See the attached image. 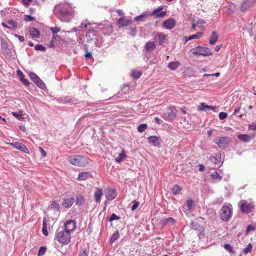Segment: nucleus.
Here are the masks:
<instances>
[{
  "instance_id": "obj_1",
  "label": "nucleus",
  "mask_w": 256,
  "mask_h": 256,
  "mask_svg": "<svg viewBox=\"0 0 256 256\" xmlns=\"http://www.w3.org/2000/svg\"><path fill=\"white\" fill-rule=\"evenodd\" d=\"M56 8L58 12V17L62 21L68 22L74 15V12L68 5H59Z\"/></svg>"
},
{
  "instance_id": "obj_2",
  "label": "nucleus",
  "mask_w": 256,
  "mask_h": 256,
  "mask_svg": "<svg viewBox=\"0 0 256 256\" xmlns=\"http://www.w3.org/2000/svg\"><path fill=\"white\" fill-rule=\"evenodd\" d=\"M68 160L71 164L78 166H85L88 163L86 158L78 155L70 156Z\"/></svg>"
},
{
  "instance_id": "obj_3",
  "label": "nucleus",
  "mask_w": 256,
  "mask_h": 256,
  "mask_svg": "<svg viewBox=\"0 0 256 256\" xmlns=\"http://www.w3.org/2000/svg\"><path fill=\"white\" fill-rule=\"evenodd\" d=\"M194 56H209L212 54L210 50L208 48L201 46H198L191 49L190 51Z\"/></svg>"
},
{
  "instance_id": "obj_4",
  "label": "nucleus",
  "mask_w": 256,
  "mask_h": 256,
  "mask_svg": "<svg viewBox=\"0 0 256 256\" xmlns=\"http://www.w3.org/2000/svg\"><path fill=\"white\" fill-rule=\"evenodd\" d=\"M56 236L57 240L64 244H68L70 240V234L66 230L57 232Z\"/></svg>"
},
{
  "instance_id": "obj_5",
  "label": "nucleus",
  "mask_w": 256,
  "mask_h": 256,
  "mask_svg": "<svg viewBox=\"0 0 256 256\" xmlns=\"http://www.w3.org/2000/svg\"><path fill=\"white\" fill-rule=\"evenodd\" d=\"M177 110L172 107L168 108L163 114V118L166 121L174 120L176 116Z\"/></svg>"
},
{
  "instance_id": "obj_6",
  "label": "nucleus",
  "mask_w": 256,
  "mask_h": 256,
  "mask_svg": "<svg viewBox=\"0 0 256 256\" xmlns=\"http://www.w3.org/2000/svg\"><path fill=\"white\" fill-rule=\"evenodd\" d=\"M220 218L223 221H227L232 214V210L228 206H223L220 210Z\"/></svg>"
},
{
  "instance_id": "obj_7",
  "label": "nucleus",
  "mask_w": 256,
  "mask_h": 256,
  "mask_svg": "<svg viewBox=\"0 0 256 256\" xmlns=\"http://www.w3.org/2000/svg\"><path fill=\"white\" fill-rule=\"evenodd\" d=\"M240 203V210L242 212L248 213L254 208V205L252 203L248 202L245 200H242Z\"/></svg>"
},
{
  "instance_id": "obj_8",
  "label": "nucleus",
  "mask_w": 256,
  "mask_h": 256,
  "mask_svg": "<svg viewBox=\"0 0 256 256\" xmlns=\"http://www.w3.org/2000/svg\"><path fill=\"white\" fill-rule=\"evenodd\" d=\"M76 228V222L74 220H69L64 224V230L70 234Z\"/></svg>"
},
{
  "instance_id": "obj_9",
  "label": "nucleus",
  "mask_w": 256,
  "mask_h": 256,
  "mask_svg": "<svg viewBox=\"0 0 256 256\" xmlns=\"http://www.w3.org/2000/svg\"><path fill=\"white\" fill-rule=\"evenodd\" d=\"M10 145L14 147L17 150L22 151L26 154L29 153V150L28 148L22 143L20 142H12Z\"/></svg>"
},
{
  "instance_id": "obj_10",
  "label": "nucleus",
  "mask_w": 256,
  "mask_h": 256,
  "mask_svg": "<svg viewBox=\"0 0 256 256\" xmlns=\"http://www.w3.org/2000/svg\"><path fill=\"white\" fill-rule=\"evenodd\" d=\"M148 142L154 146L160 147L161 146V140L160 137L156 136H150L148 138Z\"/></svg>"
},
{
  "instance_id": "obj_11",
  "label": "nucleus",
  "mask_w": 256,
  "mask_h": 256,
  "mask_svg": "<svg viewBox=\"0 0 256 256\" xmlns=\"http://www.w3.org/2000/svg\"><path fill=\"white\" fill-rule=\"evenodd\" d=\"M176 21L172 18H168L163 22V26L166 29L171 30L174 27Z\"/></svg>"
},
{
  "instance_id": "obj_12",
  "label": "nucleus",
  "mask_w": 256,
  "mask_h": 256,
  "mask_svg": "<svg viewBox=\"0 0 256 256\" xmlns=\"http://www.w3.org/2000/svg\"><path fill=\"white\" fill-rule=\"evenodd\" d=\"M74 202V198H62V205L66 208H69L72 206Z\"/></svg>"
},
{
  "instance_id": "obj_13",
  "label": "nucleus",
  "mask_w": 256,
  "mask_h": 256,
  "mask_svg": "<svg viewBox=\"0 0 256 256\" xmlns=\"http://www.w3.org/2000/svg\"><path fill=\"white\" fill-rule=\"evenodd\" d=\"M198 110L202 111H207L208 110L214 111L216 109V106L206 105L204 103H201L198 106Z\"/></svg>"
},
{
  "instance_id": "obj_14",
  "label": "nucleus",
  "mask_w": 256,
  "mask_h": 256,
  "mask_svg": "<svg viewBox=\"0 0 256 256\" xmlns=\"http://www.w3.org/2000/svg\"><path fill=\"white\" fill-rule=\"evenodd\" d=\"M92 178V175L89 172H82L78 174V180H85Z\"/></svg>"
},
{
  "instance_id": "obj_15",
  "label": "nucleus",
  "mask_w": 256,
  "mask_h": 256,
  "mask_svg": "<svg viewBox=\"0 0 256 256\" xmlns=\"http://www.w3.org/2000/svg\"><path fill=\"white\" fill-rule=\"evenodd\" d=\"M166 38V36L162 32L158 33L154 37L155 40L158 42L160 45L163 44L165 42Z\"/></svg>"
},
{
  "instance_id": "obj_16",
  "label": "nucleus",
  "mask_w": 256,
  "mask_h": 256,
  "mask_svg": "<svg viewBox=\"0 0 256 256\" xmlns=\"http://www.w3.org/2000/svg\"><path fill=\"white\" fill-rule=\"evenodd\" d=\"M150 16V12H145L140 15L135 17L134 20L136 22H144L146 21V18Z\"/></svg>"
},
{
  "instance_id": "obj_17",
  "label": "nucleus",
  "mask_w": 256,
  "mask_h": 256,
  "mask_svg": "<svg viewBox=\"0 0 256 256\" xmlns=\"http://www.w3.org/2000/svg\"><path fill=\"white\" fill-rule=\"evenodd\" d=\"M117 196L116 191L114 189H108L106 194V197L110 200H114Z\"/></svg>"
},
{
  "instance_id": "obj_18",
  "label": "nucleus",
  "mask_w": 256,
  "mask_h": 256,
  "mask_svg": "<svg viewBox=\"0 0 256 256\" xmlns=\"http://www.w3.org/2000/svg\"><path fill=\"white\" fill-rule=\"evenodd\" d=\"M194 206V201L192 199H188L186 202V205L182 207L183 210L186 212L190 211Z\"/></svg>"
},
{
  "instance_id": "obj_19",
  "label": "nucleus",
  "mask_w": 256,
  "mask_h": 256,
  "mask_svg": "<svg viewBox=\"0 0 256 256\" xmlns=\"http://www.w3.org/2000/svg\"><path fill=\"white\" fill-rule=\"evenodd\" d=\"M150 16H156V18H163L166 15V12L164 11L160 12L158 9H154L151 13L150 12Z\"/></svg>"
},
{
  "instance_id": "obj_20",
  "label": "nucleus",
  "mask_w": 256,
  "mask_h": 256,
  "mask_svg": "<svg viewBox=\"0 0 256 256\" xmlns=\"http://www.w3.org/2000/svg\"><path fill=\"white\" fill-rule=\"evenodd\" d=\"M251 5V2L250 0H244L241 4L240 10L242 12H245L250 8Z\"/></svg>"
},
{
  "instance_id": "obj_21",
  "label": "nucleus",
  "mask_w": 256,
  "mask_h": 256,
  "mask_svg": "<svg viewBox=\"0 0 256 256\" xmlns=\"http://www.w3.org/2000/svg\"><path fill=\"white\" fill-rule=\"evenodd\" d=\"M218 38V35L216 31H213L210 38V44L212 45L215 44Z\"/></svg>"
},
{
  "instance_id": "obj_22",
  "label": "nucleus",
  "mask_w": 256,
  "mask_h": 256,
  "mask_svg": "<svg viewBox=\"0 0 256 256\" xmlns=\"http://www.w3.org/2000/svg\"><path fill=\"white\" fill-rule=\"evenodd\" d=\"M156 44L154 42H147L144 46L145 49L148 52L154 50L156 48Z\"/></svg>"
},
{
  "instance_id": "obj_23",
  "label": "nucleus",
  "mask_w": 256,
  "mask_h": 256,
  "mask_svg": "<svg viewBox=\"0 0 256 256\" xmlns=\"http://www.w3.org/2000/svg\"><path fill=\"white\" fill-rule=\"evenodd\" d=\"M210 176L212 178L213 182H220L222 179V176L216 171L212 173Z\"/></svg>"
},
{
  "instance_id": "obj_24",
  "label": "nucleus",
  "mask_w": 256,
  "mask_h": 256,
  "mask_svg": "<svg viewBox=\"0 0 256 256\" xmlns=\"http://www.w3.org/2000/svg\"><path fill=\"white\" fill-rule=\"evenodd\" d=\"M238 138L244 142H248L253 138V136L246 134H240L238 135Z\"/></svg>"
},
{
  "instance_id": "obj_25",
  "label": "nucleus",
  "mask_w": 256,
  "mask_h": 256,
  "mask_svg": "<svg viewBox=\"0 0 256 256\" xmlns=\"http://www.w3.org/2000/svg\"><path fill=\"white\" fill-rule=\"evenodd\" d=\"M118 22L122 26H126L132 23V20H126L124 18H120L118 20Z\"/></svg>"
},
{
  "instance_id": "obj_26",
  "label": "nucleus",
  "mask_w": 256,
  "mask_h": 256,
  "mask_svg": "<svg viewBox=\"0 0 256 256\" xmlns=\"http://www.w3.org/2000/svg\"><path fill=\"white\" fill-rule=\"evenodd\" d=\"M30 35L35 38H38L40 37V33L38 30L34 27H32L30 28Z\"/></svg>"
},
{
  "instance_id": "obj_27",
  "label": "nucleus",
  "mask_w": 256,
  "mask_h": 256,
  "mask_svg": "<svg viewBox=\"0 0 256 256\" xmlns=\"http://www.w3.org/2000/svg\"><path fill=\"white\" fill-rule=\"evenodd\" d=\"M180 65V62L178 61L172 62L168 64V68L172 70H176Z\"/></svg>"
},
{
  "instance_id": "obj_28",
  "label": "nucleus",
  "mask_w": 256,
  "mask_h": 256,
  "mask_svg": "<svg viewBox=\"0 0 256 256\" xmlns=\"http://www.w3.org/2000/svg\"><path fill=\"white\" fill-rule=\"evenodd\" d=\"M102 196V190L98 189L94 192L95 200L96 202H100L101 200V197Z\"/></svg>"
},
{
  "instance_id": "obj_29",
  "label": "nucleus",
  "mask_w": 256,
  "mask_h": 256,
  "mask_svg": "<svg viewBox=\"0 0 256 256\" xmlns=\"http://www.w3.org/2000/svg\"><path fill=\"white\" fill-rule=\"evenodd\" d=\"M60 40V37L57 34H53L52 38L50 42V48H54L56 42H58Z\"/></svg>"
},
{
  "instance_id": "obj_30",
  "label": "nucleus",
  "mask_w": 256,
  "mask_h": 256,
  "mask_svg": "<svg viewBox=\"0 0 256 256\" xmlns=\"http://www.w3.org/2000/svg\"><path fill=\"white\" fill-rule=\"evenodd\" d=\"M169 222L175 223L176 220L172 218H163L160 220V224L163 226L166 225Z\"/></svg>"
},
{
  "instance_id": "obj_31",
  "label": "nucleus",
  "mask_w": 256,
  "mask_h": 256,
  "mask_svg": "<svg viewBox=\"0 0 256 256\" xmlns=\"http://www.w3.org/2000/svg\"><path fill=\"white\" fill-rule=\"evenodd\" d=\"M85 202V200L82 195H78L76 198V204L78 205H82Z\"/></svg>"
},
{
  "instance_id": "obj_32",
  "label": "nucleus",
  "mask_w": 256,
  "mask_h": 256,
  "mask_svg": "<svg viewBox=\"0 0 256 256\" xmlns=\"http://www.w3.org/2000/svg\"><path fill=\"white\" fill-rule=\"evenodd\" d=\"M126 154L124 150H122V152L116 158V161L117 162H120L122 161L126 158Z\"/></svg>"
},
{
  "instance_id": "obj_33",
  "label": "nucleus",
  "mask_w": 256,
  "mask_h": 256,
  "mask_svg": "<svg viewBox=\"0 0 256 256\" xmlns=\"http://www.w3.org/2000/svg\"><path fill=\"white\" fill-rule=\"evenodd\" d=\"M172 192L174 194H178L182 190V188L178 184H174L172 188Z\"/></svg>"
},
{
  "instance_id": "obj_34",
  "label": "nucleus",
  "mask_w": 256,
  "mask_h": 256,
  "mask_svg": "<svg viewBox=\"0 0 256 256\" xmlns=\"http://www.w3.org/2000/svg\"><path fill=\"white\" fill-rule=\"evenodd\" d=\"M132 76L134 78H138L142 76V72L138 70H133L132 71Z\"/></svg>"
},
{
  "instance_id": "obj_35",
  "label": "nucleus",
  "mask_w": 256,
  "mask_h": 256,
  "mask_svg": "<svg viewBox=\"0 0 256 256\" xmlns=\"http://www.w3.org/2000/svg\"><path fill=\"white\" fill-rule=\"evenodd\" d=\"M118 238H119V232L118 231H116V232H114L113 234L111 236V238L110 240V243L111 244L113 243L114 241L117 240Z\"/></svg>"
},
{
  "instance_id": "obj_36",
  "label": "nucleus",
  "mask_w": 256,
  "mask_h": 256,
  "mask_svg": "<svg viewBox=\"0 0 256 256\" xmlns=\"http://www.w3.org/2000/svg\"><path fill=\"white\" fill-rule=\"evenodd\" d=\"M203 34L202 32H198L196 34L191 35L188 36L189 40H194V39H198L200 38V36Z\"/></svg>"
},
{
  "instance_id": "obj_37",
  "label": "nucleus",
  "mask_w": 256,
  "mask_h": 256,
  "mask_svg": "<svg viewBox=\"0 0 256 256\" xmlns=\"http://www.w3.org/2000/svg\"><path fill=\"white\" fill-rule=\"evenodd\" d=\"M39 88L44 89L46 88V84L44 82L39 78L35 83Z\"/></svg>"
},
{
  "instance_id": "obj_38",
  "label": "nucleus",
  "mask_w": 256,
  "mask_h": 256,
  "mask_svg": "<svg viewBox=\"0 0 256 256\" xmlns=\"http://www.w3.org/2000/svg\"><path fill=\"white\" fill-rule=\"evenodd\" d=\"M90 26V24L84 22H82L80 25L78 27V28L80 30V31H84V30L87 29V27Z\"/></svg>"
},
{
  "instance_id": "obj_39",
  "label": "nucleus",
  "mask_w": 256,
  "mask_h": 256,
  "mask_svg": "<svg viewBox=\"0 0 256 256\" xmlns=\"http://www.w3.org/2000/svg\"><path fill=\"white\" fill-rule=\"evenodd\" d=\"M29 76L34 83H36L37 80L40 78L34 72H30L29 74Z\"/></svg>"
},
{
  "instance_id": "obj_40",
  "label": "nucleus",
  "mask_w": 256,
  "mask_h": 256,
  "mask_svg": "<svg viewBox=\"0 0 256 256\" xmlns=\"http://www.w3.org/2000/svg\"><path fill=\"white\" fill-rule=\"evenodd\" d=\"M147 128L148 125L146 124H141L138 127V131L139 132H142L144 131Z\"/></svg>"
},
{
  "instance_id": "obj_41",
  "label": "nucleus",
  "mask_w": 256,
  "mask_h": 256,
  "mask_svg": "<svg viewBox=\"0 0 256 256\" xmlns=\"http://www.w3.org/2000/svg\"><path fill=\"white\" fill-rule=\"evenodd\" d=\"M210 160L214 164H217L220 162V156H211L210 158Z\"/></svg>"
},
{
  "instance_id": "obj_42",
  "label": "nucleus",
  "mask_w": 256,
  "mask_h": 256,
  "mask_svg": "<svg viewBox=\"0 0 256 256\" xmlns=\"http://www.w3.org/2000/svg\"><path fill=\"white\" fill-rule=\"evenodd\" d=\"M226 140V138L220 137L218 140H217L216 143L220 146H222L225 140Z\"/></svg>"
},
{
  "instance_id": "obj_43",
  "label": "nucleus",
  "mask_w": 256,
  "mask_h": 256,
  "mask_svg": "<svg viewBox=\"0 0 256 256\" xmlns=\"http://www.w3.org/2000/svg\"><path fill=\"white\" fill-rule=\"evenodd\" d=\"M50 207L52 209L58 210H59V204L56 201H54L52 202Z\"/></svg>"
},
{
  "instance_id": "obj_44",
  "label": "nucleus",
  "mask_w": 256,
  "mask_h": 256,
  "mask_svg": "<svg viewBox=\"0 0 256 256\" xmlns=\"http://www.w3.org/2000/svg\"><path fill=\"white\" fill-rule=\"evenodd\" d=\"M252 244H249L246 246V247L244 249V250H243L244 253V254H247L250 252L252 251Z\"/></svg>"
},
{
  "instance_id": "obj_45",
  "label": "nucleus",
  "mask_w": 256,
  "mask_h": 256,
  "mask_svg": "<svg viewBox=\"0 0 256 256\" xmlns=\"http://www.w3.org/2000/svg\"><path fill=\"white\" fill-rule=\"evenodd\" d=\"M50 30L52 31L53 34H56L57 33L60 31V28L59 27H50Z\"/></svg>"
},
{
  "instance_id": "obj_46",
  "label": "nucleus",
  "mask_w": 256,
  "mask_h": 256,
  "mask_svg": "<svg viewBox=\"0 0 256 256\" xmlns=\"http://www.w3.org/2000/svg\"><path fill=\"white\" fill-rule=\"evenodd\" d=\"M88 252L85 249L82 248L79 252L78 256H88Z\"/></svg>"
},
{
  "instance_id": "obj_47",
  "label": "nucleus",
  "mask_w": 256,
  "mask_h": 256,
  "mask_svg": "<svg viewBox=\"0 0 256 256\" xmlns=\"http://www.w3.org/2000/svg\"><path fill=\"white\" fill-rule=\"evenodd\" d=\"M34 48L36 50H40L42 52L45 51L46 50V48L41 44H37L35 46Z\"/></svg>"
},
{
  "instance_id": "obj_48",
  "label": "nucleus",
  "mask_w": 256,
  "mask_h": 256,
  "mask_svg": "<svg viewBox=\"0 0 256 256\" xmlns=\"http://www.w3.org/2000/svg\"><path fill=\"white\" fill-rule=\"evenodd\" d=\"M134 204L131 208V210L134 211L136 210L140 205V202L136 200L133 201Z\"/></svg>"
},
{
  "instance_id": "obj_49",
  "label": "nucleus",
  "mask_w": 256,
  "mask_h": 256,
  "mask_svg": "<svg viewBox=\"0 0 256 256\" xmlns=\"http://www.w3.org/2000/svg\"><path fill=\"white\" fill-rule=\"evenodd\" d=\"M8 24H10L9 26H10V28H16L18 26V23L14 20H9Z\"/></svg>"
},
{
  "instance_id": "obj_50",
  "label": "nucleus",
  "mask_w": 256,
  "mask_h": 256,
  "mask_svg": "<svg viewBox=\"0 0 256 256\" xmlns=\"http://www.w3.org/2000/svg\"><path fill=\"white\" fill-rule=\"evenodd\" d=\"M228 116V114L224 112H220L219 113L218 117L221 120L225 119Z\"/></svg>"
},
{
  "instance_id": "obj_51",
  "label": "nucleus",
  "mask_w": 256,
  "mask_h": 256,
  "mask_svg": "<svg viewBox=\"0 0 256 256\" xmlns=\"http://www.w3.org/2000/svg\"><path fill=\"white\" fill-rule=\"evenodd\" d=\"M224 247L226 250L230 252H234L232 250V248L230 244H224Z\"/></svg>"
},
{
  "instance_id": "obj_52",
  "label": "nucleus",
  "mask_w": 256,
  "mask_h": 256,
  "mask_svg": "<svg viewBox=\"0 0 256 256\" xmlns=\"http://www.w3.org/2000/svg\"><path fill=\"white\" fill-rule=\"evenodd\" d=\"M94 31H92V32H88L86 34V36L87 38H88V40L87 41L88 42H90V41L92 40V38H90V34H92V35L94 34Z\"/></svg>"
},
{
  "instance_id": "obj_53",
  "label": "nucleus",
  "mask_w": 256,
  "mask_h": 256,
  "mask_svg": "<svg viewBox=\"0 0 256 256\" xmlns=\"http://www.w3.org/2000/svg\"><path fill=\"white\" fill-rule=\"evenodd\" d=\"M120 219V217H118V216H117L116 214H112L110 218V220H109L110 222H112L114 220H119Z\"/></svg>"
},
{
  "instance_id": "obj_54",
  "label": "nucleus",
  "mask_w": 256,
  "mask_h": 256,
  "mask_svg": "<svg viewBox=\"0 0 256 256\" xmlns=\"http://www.w3.org/2000/svg\"><path fill=\"white\" fill-rule=\"evenodd\" d=\"M33 20H34V18L33 17L31 16H28V15L24 16V20L26 22H31Z\"/></svg>"
},
{
  "instance_id": "obj_55",
  "label": "nucleus",
  "mask_w": 256,
  "mask_h": 256,
  "mask_svg": "<svg viewBox=\"0 0 256 256\" xmlns=\"http://www.w3.org/2000/svg\"><path fill=\"white\" fill-rule=\"evenodd\" d=\"M223 202V198L222 197L218 198L214 200V203L215 204H221Z\"/></svg>"
},
{
  "instance_id": "obj_56",
  "label": "nucleus",
  "mask_w": 256,
  "mask_h": 256,
  "mask_svg": "<svg viewBox=\"0 0 256 256\" xmlns=\"http://www.w3.org/2000/svg\"><path fill=\"white\" fill-rule=\"evenodd\" d=\"M130 32L129 34L132 36H135L136 32V28H131L130 29Z\"/></svg>"
},
{
  "instance_id": "obj_57",
  "label": "nucleus",
  "mask_w": 256,
  "mask_h": 256,
  "mask_svg": "<svg viewBox=\"0 0 256 256\" xmlns=\"http://www.w3.org/2000/svg\"><path fill=\"white\" fill-rule=\"evenodd\" d=\"M46 248L44 247H40L38 250L39 255H43L46 252Z\"/></svg>"
},
{
  "instance_id": "obj_58",
  "label": "nucleus",
  "mask_w": 256,
  "mask_h": 256,
  "mask_svg": "<svg viewBox=\"0 0 256 256\" xmlns=\"http://www.w3.org/2000/svg\"><path fill=\"white\" fill-rule=\"evenodd\" d=\"M12 114L18 118V120H20L22 118V115L20 113L12 112Z\"/></svg>"
},
{
  "instance_id": "obj_59",
  "label": "nucleus",
  "mask_w": 256,
  "mask_h": 256,
  "mask_svg": "<svg viewBox=\"0 0 256 256\" xmlns=\"http://www.w3.org/2000/svg\"><path fill=\"white\" fill-rule=\"evenodd\" d=\"M20 80L26 86H28L30 84L29 82L24 77L20 79Z\"/></svg>"
},
{
  "instance_id": "obj_60",
  "label": "nucleus",
  "mask_w": 256,
  "mask_h": 256,
  "mask_svg": "<svg viewBox=\"0 0 256 256\" xmlns=\"http://www.w3.org/2000/svg\"><path fill=\"white\" fill-rule=\"evenodd\" d=\"M42 232L43 234L45 236H48V234L47 226H44L42 227Z\"/></svg>"
},
{
  "instance_id": "obj_61",
  "label": "nucleus",
  "mask_w": 256,
  "mask_h": 256,
  "mask_svg": "<svg viewBox=\"0 0 256 256\" xmlns=\"http://www.w3.org/2000/svg\"><path fill=\"white\" fill-rule=\"evenodd\" d=\"M16 73H17V74L18 76H19L20 78H20H22L24 77V74L22 73V72L20 70H18L17 71H16Z\"/></svg>"
},
{
  "instance_id": "obj_62",
  "label": "nucleus",
  "mask_w": 256,
  "mask_h": 256,
  "mask_svg": "<svg viewBox=\"0 0 256 256\" xmlns=\"http://www.w3.org/2000/svg\"><path fill=\"white\" fill-rule=\"evenodd\" d=\"M254 230V226H253L249 225L247 227L246 233L248 234L249 232H250L251 230Z\"/></svg>"
},
{
  "instance_id": "obj_63",
  "label": "nucleus",
  "mask_w": 256,
  "mask_h": 256,
  "mask_svg": "<svg viewBox=\"0 0 256 256\" xmlns=\"http://www.w3.org/2000/svg\"><path fill=\"white\" fill-rule=\"evenodd\" d=\"M14 36L18 38L20 42H24V38L23 36H19L18 34H16L14 35Z\"/></svg>"
},
{
  "instance_id": "obj_64",
  "label": "nucleus",
  "mask_w": 256,
  "mask_h": 256,
  "mask_svg": "<svg viewBox=\"0 0 256 256\" xmlns=\"http://www.w3.org/2000/svg\"><path fill=\"white\" fill-rule=\"evenodd\" d=\"M249 128L250 130H256V123H253L249 125Z\"/></svg>"
}]
</instances>
